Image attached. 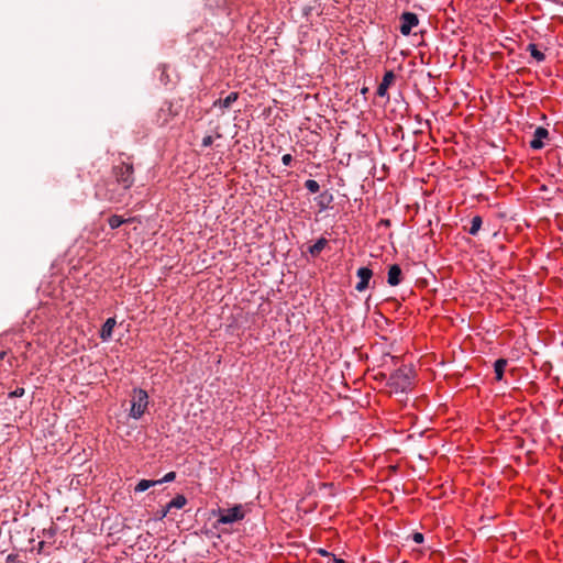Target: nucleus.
Wrapping results in <instances>:
<instances>
[{
  "label": "nucleus",
  "mask_w": 563,
  "mask_h": 563,
  "mask_svg": "<svg viewBox=\"0 0 563 563\" xmlns=\"http://www.w3.org/2000/svg\"><path fill=\"white\" fill-rule=\"evenodd\" d=\"M117 183L102 181L96 186L95 197L101 201L120 203L123 201L126 192L123 189H115Z\"/></svg>",
  "instance_id": "nucleus-1"
},
{
  "label": "nucleus",
  "mask_w": 563,
  "mask_h": 563,
  "mask_svg": "<svg viewBox=\"0 0 563 563\" xmlns=\"http://www.w3.org/2000/svg\"><path fill=\"white\" fill-rule=\"evenodd\" d=\"M412 378L413 369L408 366H402L390 375L388 384L395 391L405 393L410 389Z\"/></svg>",
  "instance_id": "nucleus-2"
},
{
  "label": "nucleus",
  "mask_w": 563,
  "mask_h": 563,
  "mask_svg": "<svg viewBox=\"0 0 563 563\" xmlns=\"http://www.w3.org/2000/svg\"><path fill=\"white\" fill-rule=\"evenodd\" d=\"M148 406V395L141 388L133 389L131 398L130 417L140 419L146 411Z\"/></svg>",
  "instance_id": "nucleus-3"
},
{
  "label": "nucleus",
  "mask_w": 563,
  "mask_h": 563,
  "mask_svg": "<svg viewBox=\"0 0 563 563\" xmlns=\"http://www.w3.org/2000/svg\"><path fill=\"white\" fill-rule=\"evenodd\" d=\"M133 172L132 164L128 163H121L112 168L117 185H120L125 191L130 189L134 183Z\"/></svg>",
  "instance_id": "nucleus-4"
},
{
  "label": "nucleus",
  "mask_w": 563,
  "mask_h": 563,
  "mask_svg": "<svg viewBox=\"0 0 563 563\" xmlns=\"http://www.w3.org/2000/svg\"><path fill=\"white\" fill-rule=\"evenodd\" d=\"M244 518L242 506H234L230 509H219L218 523H233Z\"/></svg>",
  "instance_id": "nucleus-5"
},
{
  "label": "nucleus",
  "mask_w": 563,
  "mask_h": 563,
  "mask_svg": "<svg viewBox=\"0 0 563 563\" xmlns=\"http://www.w3.org/2000/svg\"><path fill=\"white\" fill-rule=\"evenodd\" d=\"M401 25H400V33L402 35H409L410 32H411V29L416 25H418V16L417 14L412 13V12H404L401 14Z\"/></svg>",
  "instance_id": "nucleus-6"
},
{
  "label": "nucleus",
  "mask_w": 563,
  "mask_h": 563,
  "mask_svg": "<svg viewBox=\"0 0 563 563\" xmlns=\"http://www.w3.org/2000/svg\"><path fill=\"white\" fill-rule=\"evenodd\" d=\"M360 282L356 284L355 289L360 292L368 288L369 280L373 276V272L368 267H360L356 272Z\"/></svg>",
  "instance_id": "nucleus-7"
},
{
  "label": "nucleus",
  "mask_w": 563,
  "mask_h": 563,
  "mask_svg": "<svg viewBox=\"0 0 563 563\" xmlns=\"http://www.w3.org/2000/svg\"><path fill=\"white\" fill-rule=\"evenodd\" d=\"M177 114L178 110L174 109V104L172 102H164V104L161 107L157 113L158 120H161L162 125L168 123L169 119Z\"/></svg>",
  "instance_id": "nucleus-8"
},
{
  "label": "nucleus",
  "mask_w": 563,
  "mask_h": 563,
  "mask_svg": "<svg viewBox=\"0 0 563 563\" xmlns=\"http://www.w3.org/2000/svg\"><path fill=\"white\" fill-rule=\"evenodd\" d=\"M549 136V131L543 126H538L534 130L533 139L530 141V147L533 150H541L543 147V139Z\"/></svg>",
  "instance_id": "nucleus-9"
},
{
  "label": "nucleus",
  "mask_w": 563,
  "mask_h": 563,
  "mask_svg": "<svg viewBox=\"0 0 563 563\" xmlns=\"http://www.w3.org/2000/svg\"><path fill=\"white\" fill-rule=\"evenodd\" d=\"M401 274L402 273H401V268L399 267V265H397V264L391 265L388 269L387 283L390 286L399 285L401 282Z\"/></svg>",
  "instance_id": "nucleus-10"
},
{
  "label": "nucleus",
  "mask_w": 563,
  "mask_h": 563,
  "mask_svg": "<svg viewBox=\"0 0 563 563\" xmlns=\"http://www.w3.org/2000/svg\"><path fill=\"white\" fill-rule=\"evenodd\" d=\"M395 79V75L393 71H387L384 77H383V80L382 82L379 84L378 88H377V91L376 93L380 97H385L387 95V89L388 87L391 85V82L394 81Z\"/></svg>",
  "instance_id": "nucleus-11"
},
{
  "label": "nucleus",
  "mask_w": 563,
  "mask_h": 563,
  "mask_svg": "<svg viewBox=\"0 0 563 563\" xmlns=\"http://www.w3.org/2000/svg\"><path fill=\"white\" fill-rule=\"evenodd\" d=\"M135 221H136L135 217L124 219L123 217L118 216V214H113L108 219L109 227L113 230L118 229L119 227H121L124 223H132Z\"/></svg>",
  "instance_id": "nucleus-12"
},
{
  "label": "nucleus",
  "mask_w": 563,
  "mask_h": 563,
  "mask_svg": "<svg viewBox=\"0 0 563 563\" xmlns=\"http://www.w3.org/2000/svg\"><path fill=\"white\" fill-rule=\"evenodd\" d=\"M115 319L114 318H108L106 322L103 323L101 331H100V338L103 341H107L111 338L113 328L115 327Z\"/></svg>",
  "instance_id": "nucleus-13"
},
{
  "label": "nucleus",
  "mask_w": 563,
  "mask_h": 563,
  "mask_svg": "<svg viewBox=\"0 0 563 563\" xmlns=\"http://www.w3.org/2000/svg\"><path fill=\"white\" fill-rule=\"evenodd\" d=\"M328 244L324 238H320L313 245L309 246V253L311 256H318Z\"/></svg>",
  "instance_id": "nucleus-14"
},
{
  "label": "nucleus",
  "mask_w": 563,
  "mask_h": 563,
  "mask_svg": "<svg viewBox=\"0 0 563 563\" xmlns=\"http://www.w3.org/2000/svg\"><path fill=\"white\" fill-rule=\"evenodd\" d=\"M238 99V92H230L224 99H219L214 102V106H220L222 108H230L233 102Z\"/></svg>",
  "instance_id": "nucleus-15"
},
{
  "label": "nucleus",
  "mask_w": 563,
  "mask_h": 563,
  "mask_svg": "<svg viewBox=\"0 0 563 563\" xmlns=\"http://www.w3.org/2000/svg\"><path fill=\"white\" fill-rule=\"evenodd\" d=\"M187 503V499L184 495H177L167 504V510H172L173 508L180 509Z\"/></svg>",
  "instance_id": "nucleus-16"
},
{
  "label": "nucleus",
  "mask_w": 563,
  "mask_h": 563,
  "mask_svg": "<svg viewBox=\"0 0 563 563\" xmlns=\"http://www.w3.org/2000/svg\"><path fill=\"white\" fill-rule=\"evenodd\" d=\"M507 365V360L505 358H498L494 364L495 375L496 379L500 380L504 376V371Z\"/></svg>",
  "instance_id": "nucleus-17"
},
{
  "label": "nucleus",
  "mask_w": 563,
  "mask_h": 563,
  "mask_svg": "<svg viewBox=\"0 0 563 563\" xmlns=\"http://www.w3.org/2000/svg\"><path fill=\"white\" fill-rule=\"evenodd\" d=\"M159 482L151 481V479H141L134 488L135 493H141L147 490L150 487L158 485Z\"/></svg>",
  "instance_id": "nucleus-18"
},
{
  "label": "nucleus",
  "mask_w": 563,
  "mask_h": 563,
  "mask_svg": "<svg viewBox=\"0 0 563 563\" xmlns=\"http://www.w3.org/2000/svg\"><path fill=\"white\" fill-rule=\"evenodd\" d=\"M527 51L531 54V56L539 63L543 62L545 59L544 53L538 49L536 44H529L527 46Z\"/></svg>",
  "instance_id": "nucleus-19"
},
{
  "label": "nucleus",
  "mask_w": 563,
  "mask_h": 563,
  "mask_svg": "<svg viewBox=\"0 0 563 563\" xmlns=\"http://www.w3.org/2000/svg\"><path fill=\"white\" fill-rule=\"evenodd\" d=\"M482 218L479 216H475L471 220V228L468 229V233L472 235H476L482 227Z\"/></svg>",
  "instance_id": "nucleus-20"
},
{
  "label": "nucleus",
  "mask_w": 563,
  "mask_h": 563,
  "mask_svg": "<svg viewBox=\"0 0 563 563\" xmlns=\"http://www.w3.org/2000/svg\"><path fill=\"white\" fill-rule=\"evenodd\" d=\"M305 187L307 188V190H309L312 194L318 192L319 189H320L319 183L317 180H313V179L306 180Z\"/></svg>",
  "instance_id": "nucleus-21"
},
{
  "label": "nucleus",
  "mask_w": 563,
  "mask_h": 563,
  "mask_svg": "<svg viewBox=\"0 0 563 563\" xmlns=\"http://www.w3.org/2000/svg\"><path fill=\"white\" fill-rule=\"evenodd\" d=\"M175 478H176V473L169 472V473L165 474V476L163 478L157 479L156 482H159V484L169 483V482H173Z\"/></svg>",
  "instance_id": "nucleus-22"
},
{
  "label": "nucleus",
  "mask_w": 563,
  "mask_h": 563,
  "mask_svg": "<svg viewBox=\"0 0 563 563\" xmlns=\"http://www.w3.org/2000/svg\"><path fill=\"white\" fill-rule=\"evenodd\" d=\"M24 393H25L24 388L18 387L16 389H14L13 391H11L9 394V397L10 398L22 397L24 395Z\"/></svg>",
  "instance_id": "nucleus-23"
},
{
  "label": "nucleus",
  "mask_w": 563,
  "mask_h": 563,
  "mask_svg": "<svg viewBox=\"0 0 563 563\" xmlns=\"http://www.w3.org/2000/svg\"><path fill=\"white\" fill-rule=\"evenodd\" d=\"M282 162L285 166H289L292 162V156L290 154H284L282 157Z\"/></svg>",
  "instance_id": "nucleus-24"
},
{
  "label": "nucleus",
  "mask_w": 563,
  "mask_h": 563,
  "mask_svg": "<svg viewBox=\"0 0 563 563\" xmlns=\"http://www.w3.org/2000/svg\"><path fill=\"white\" fill-rule=\"evenodd\" d=\"M412 540L416 543H422L423 542V534L420 533V532H416V533L412 534Z\"/></svg>",
  "instance_id": "nucleus-25"
},
{
  "label": "nucleus",
  "mask_w": 563,
  "mask_h": 563,
  "mask_svg": "<svg viewBox=\"0 0 563 563\" xmlns=\"http://www.w3.org/2000/svg\"><path fill=\"white\" fill-rule=\"evenodd\" d=\"M213 142V139L211 135H207L202 139V146L207 147L210 146Z\"/></svg>",
  "instance_id": "nucleus-26"
},
{
  "label": "nucleus",
  "mask_w": 563,
  "mask_h": 563,
  "mask_svg": "<svg viewBox=\"0 0 563 563\" xmlns=\"http://www.w3.org/2000/svg\"><path fill=\"white\" fill-rule=\"evenodd\" d=\"M170 510H167V506L162 509V511L158 514V519H163L167 516V514L169 512Z\"/></svg>",
  "instance_id": "nucleus-27"
},
{
  "label": "nucleus",
  "mask_w": 563,
  "mask_h": 563,
  "mask_svg": "<svg viewBox=\"0 0 563 563\" xmlns=\"http://www.w3.org/2000/svg\"><path fill=\"white\" fill-rule=\"evenodd\" d=\"M335 562H336V563H344V561H343V560H341V559H339V560H336V559H335Z\"/></svg>",
  "instance_id": "nucleus-28"
},
{
  "label": "nucleus",
  "mask_w": 563,
  "mask_h": 563,
  "mask_svg": "<svg viewBox=\"0 0 563 563\" xmlns=\"http://www.w3.org/2000/svg\"><path fill=\"white\" fill-rule=\"evenodd\" d=\"M507 2H512L514 0H506Z\"/></svg>",
  "instance_id": "nucleus-29"
}]
</instances>
